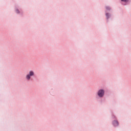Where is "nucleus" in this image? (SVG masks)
I'll use <instances>...</instances> for the list:
<instances>
[{
	"instance_id": "1",
	"label": "nucleus",
	"mask_w": 131,
	"mask_h": 131,
	"mask_svg": "<svg viewBox=\"0 0 131 131\" xmlns=\"http://www.w3.org/2000/svg\"><path fill=\"white\" fill-rule=\"evenodd\" d=\"M34 75V72L33 71H31L29 72V74L27 75L26 78L28 79V80H29L31 78V76H33Z\"/></svg>"
},
{
	"instance_id": "2",
	"label": "nucleus",
	"mask_w": 131,
	"mask_h": 131,
	"mask_svg": "<svg viewBox=\"0 0 131 131\" xmlns=\"http://www.w3.org/2000/svg\"><path fill=\"white\" fill-rule=\"evenodd\" d=\"M98 95L99 96V97H100V98H101V97H103L104 96V90H99L98 93Z\"/></svg>"
},
{
	"instance_id": "3",
	"label": "nucleus",
	"mask_w": 131,
	"mask_h": 131,
	"mask_svg": "<svg viewBox=\"0 0 131 131\" xmlns=\"http://www.w3.org/2000/svg\"><path fill=\"white\" fill-rule=\"evenodd\" d=\"M113 124L115 126H117V125H118V122L117 121H115L113 122Z\"/></svg>"
},
{
	"instance_id": "4",
	"label": "nucleus",
	"mask_w": 131,
	"mask_h": 131,
	"mask_svg": "<svg viewBox=\"0 0 131 131\" xmlns=\"http://www.w3.org/2000/svg\"><path fill=\"white\" fill-rule=\"evenodd\" d=\"M126 3H127V1H122L121 4H122V5H125Z\"/></svg>"
},
{
	"instance_id": "5",
	"label": "nucleus",
	"mask_w": 131,
	"mask_h": 131,
	"mask_svg": "<svg viewBox=\"0 0 131 131\" xmlns=\"http://www.w3.org/2000/svg\"><path fill=\"white\" fill-rule=\"evenodd\" d=\"M106 16L107 19H109V14L106 13Z\"/></svg>"
},
{
	"instance_id": "6",
	"label": "nucleus",
	"mask_w": 131,
	"mask_h": 131,
	"mask_svg": "<svg viewBox=\"0 0 131 131\" xmlns=\"http://www.w3.org/2000/svg\"><path fill=\"white\" fill-rule=\"evenodd\" d=\"M106 9L107 10H110V7H106Z\"/></svg>"
},
{
	"instance_id": "7",
	"label": "nucleus",
	"mask_w": 131,
	"mask_h": 131,
	"mask_svg": "<svg viewBox=\"0 0 131 131\" xmlns=\"http://www.w3.org/2000/svg\"><path fill=\"white\" fill-rule=\"evenodd\" d=\"M16 13H19V10H16Z\"/></svg>"
},
{
	"instance_id": "8",
	"label": "nucleus",
	"mask_w": 131,
	"mask_h": 131,
	"mask_svg": "<svg viewBox=\"0 0 131 131\" xmlns=\"http://www.w3.org/2000/svg\"><path fill=\"white\" fill-rule=\"evenodd\" d=\"M121 1H126V0H121Z\"/></svg>"
}]
</instances>
